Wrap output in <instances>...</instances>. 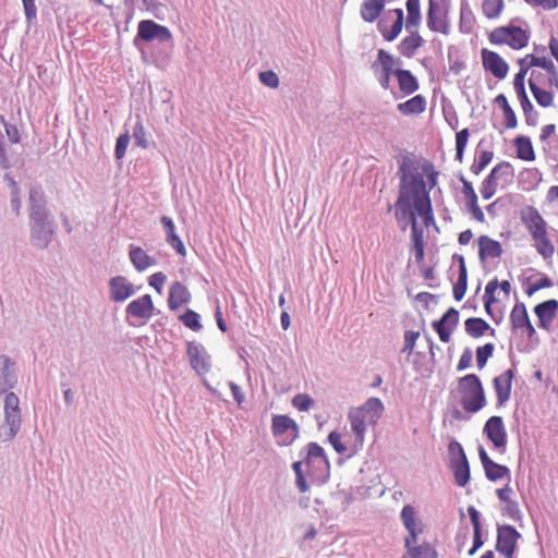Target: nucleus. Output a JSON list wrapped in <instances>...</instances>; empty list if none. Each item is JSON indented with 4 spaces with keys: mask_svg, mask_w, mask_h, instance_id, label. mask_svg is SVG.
<instances>
[{
    "mask_svg": "<svg viewBox=\"0 0 558 558\" xmlns=\"http://www.w3.org/2000/svg\"><path fill=\"white\" fill-rule=\"evenodd\" d=\"M435 179L436 177H401L399 196L393 208L395 218L402 231L409 226L418 227V218L425 227L434 222L429 192L436 184Z\"/></svg>",
    "mask_w": 558,
    "mask_h": 558,
    "instance_id": "obj_1",
    "label": "nucleus"
},
{
    "mask_svg": "<svg viewBox=\"0 0 558 558\" xmlns=\"http://www.w3.org/2000/svg\"><path fill=\"white\" fill-rule=\"evenodd\" d=\"M303 465L306 466V474L313 483L324 484L330 475V464L325 454V450L316 442H310L306 446V456L304 461H296L292 469L296 476V487L301 493L308 490V485L303 473Z\"/></svg>",
    "mask_w": 558,
    "mask_h": 558,
    "instance_id": "obj_2",
    "label": "nucleus"
},
{
    "mask_svg": "<svg viewBox=\"0 0 558 558\" xmlns=\"http://www.w3.org/2000/svg\"><path fill=\"white\" fill-rule=\"evenodd\" d=\"M519 218L530 233L536 252L544 259H551L555 254V245L549 236L548 223L538 209L532 205H525L519 210Z\"/></svg>",
    "mask_w": 558,
    "mask_h": 558,
    "instance_id": "obj_3",
    "label": "nucleus"
},
{
    "mask_svg": "<svg viewBox=\"0 0 558 558\" xmlns=\"http://www.w3.org/2000/svg\"><path fill=\"white\" fill-rule=\"evenodd\" d=\"M384 403L379 398L371 397L362 405L349 411V421L354 436L353 447L362 448L368 425H376L384 413Z\"/></svg>",
    "mask_w": 558,
    "mask_h": 558,
    "instance_id": "obj_4",
    "label": "nucleus"
},
{
    "mask_svg": "<svg viewBox=\"0 0 558 558\" xmlns=\"http://www.w3.org/2000/svg\"><path fill=\"white\" fill-rule=\"evenodd\" d=\"M510 293L511 283L508 280L498 282L495 278L487 282L483 296L484 308L495 323L502 319L505 306L501 303L509 300Z\"/></svg>",
    "mask_w": 558,
    "mask_h": 558,
    "instance_id": "obj_5",
    "label": "nucleus"
},
{
    "mask_svg": "<svg viewBox=\"0 0 558 558\" xmlns=\"http://www.w3.org/2000/svg\"><path fill=\"white\" fill-rule=\"evenodd\" d=\"M458 392L463 409L475 413L485 405V393L477 375L469 374L458 381Z\"/></svg>",
    "mask_w": 558,
    "mask_h": 558,
    "instance_id": "obj_6",
    "label": "nucleus"
},
{
    "mask_svg": "<svg viewBox=\"0 0 558 558\" xmlns=\"http://www.w3.org/2000/svg\"><path fill=\"white\" fill-rule=\"evenodd\" d=\"M514 21H520V19L515 17L509 25L494 28L488 37L489 41L494 45H508L514 50L524 48L529 44L530 33L514 26Z\"/></svg>",
    "mask_w": 558,
    "mask_h": 558,
    "instance_id": "obj_7",
    "label": "nucleus"
},
{
    "mask_svg": "<svg viewBox=\"0 0 558 558\" xmlns=\"http://www.w3.org/2000/svg\"><path fill=\"white\" fill-rule=\"evenodd\" d=\"M4 422L0 426V438L11 440L21 426L20 400L13 392H7L3 398Z\"/></svg>",
    "mask_w": 558,
    "mask_h": 558,
    "instance_id": "obj_8",
    "label": "nucleus"
},
{
    "mask_svg": "<svg viewBox=\"0 0 558 558\" xmlns=\"http://www.w3.org/2000/svg\"><path fill=\"white\" fill-rule=\"evenodd\" d=\"M520 70L514 75L513 80V88L515 90V94L518 96V99L521 104L525 122L527 125L535 126L538 121V112L534 109L533 104L527 97V88L524 86V78L529 71V65H524V59H519L518 61Z\"/></svg>",
    "mask_w": 558,
    "mask_h": 558,
    "instance_id": "obj_9",
    "label": "nucleus"
},
{
    "mask_svg": "<svg viewBox=\"0 0 558 558\" xmlns=\"http://www.w3.org/2000/svg\"><path fill=\"white\" fill-rule=\"evenodd\" d=\"M449 3L450 0H428L426 22L432 32L450 33Z\"/></svg>",
    "mask_w": 558,
    "mask_h": 558,
    "instance_id": "obj_10",
    "label": "nucleus"
},
{
    "mask_svg": "<svg viewBox=\"0 0 558 558\" xmlns=\"http://www.w3.org/2000/svg\"><path fill=\"white\" fill-rule=\"evenodd\" d=\"M271 430L280 446L292 444L299 436V426L288 415H274L271 418Z\"/></svg>",
    "mask_w": 558,
    "mask_h": 558,
    "instance_id": "obj_11",
    "label": "nucleus"
},
{
    "mask_svg": "<svg viewBox=\"0 0 558 558\" xmlns=\"http://www.w3.org/2000/svg\"><path fill=\"white\" fill-rule=\"evenodd\" d=\"M138 40L159 43H172V34L168 27L157 24L151 20H143L138 23L137 35L134 38V45L137 46Z\"/></svg>",
    "mask_w": 558,
    "mask_h": 558,
    "instance_id": "obj_12",
    "label": "nucleus"
},
{
    "mask_svg": "<svg viewBox=\"0 0 558 558\" xmlns=\"http://www.w3.org/2000/svg\"><path fill=\"white\" fill-rule=\"evenodd\" d=\"M399 171L397 174H439L427 159L414 154H407L398 159Z\"/></svg>",
    "mask_w": 558,
    "mask_h": 558,
    "instance_id": "obj_13",
    "label": "nucleus"
},
{
    "mask_svg": "<svg viewBox=\"0 0 558 558\" xmlns=\"http://www.w3.org/2000/svg\"><path fill=\"white\" fill-rule=\"evenodd\" d=\"M509 320L513 331L520 332L530 339L535 336L536 330L530 320L526 306L523 302H517L513 305Z\"/></svg>",
    "mask_w": 558,
    "mask_h": 558,
    "instance_id": "obj_14",
    "label": "nucleus"
},
{
    "mask_svg": "<svg viewBox=\"0 0 558 558\" xmlns=\"http://www.w3.org/2000/svg\"><path fill=\"white\" fill-rule=\"evenodd\" d=\"M520 533L511 525L498 527L496 550L505 558H515L514 551Z\"/></svg>",
    "mask_w": 558,
    "mask_h": 558,
    "instance_id": "obj_15",
    "label": "nucleus"
},
{
    "mask_svg": "<svg viewBox=\"0 0 558 558\" xmlns=\"http://www.w3.org/2000/svg\"><path fill=\"white\" fill-rule=\"evenodd\" d=\"M484 433L493 444L494 448L501 450L502 452L507 447V430L501 416H490L484 426Z\"/></svg>",
    "mask_w": 558,
    "mask_h": 558,
    "instance_id": "obj_16",
    "label": "nucleus"
},
{
    "mask_svg": "<svg viewBox=\"0 0 558 558\" xmlns=\"http://www.w3.org/2000/svg\"><path fill=\"white\" fill-rule=\"evenodd\" d=\"M400 517L409 533L404 541H408V544L416 543L418 535L423 533V524L417 517L415 508L411 505H405L401 510Z\"/></svg>",
    "mask_w": 558,
    "mask_h": 558,
    "instance_id": "obj_17",
    "label": "nucleus"
},
{
    "mask_svg": "<svg viewBox=\"0 0 558 558\" xmlns=\"http://www.w3.org/2000/svg\"><path fill=\"white\" fill-rule=\"evenodd\" d=\"M459 322V312L450 307L439 320H434L432 326L438 333L440 341L447 343L451 339L452 330L457 327Z\"/></svg>",
    "mask_w": 558,
    "mask_h": 558,
    "instance_id": "obj_18",
    "label": "nucleus"
},
{
    "mask_svg": "<svg viewBox=\"0 0 558 558\" xmlns=\"http://www.w3.org/2000/svg\"><path fill=\"white\" fill-rule=\"evenodd\" d=\"M481 54L486 71H489L498 80H504L507 76L509 65L497 52L484 48Z\"/></svg>",
    "mask_w": 558,
    "mask_h": 558,
    "instance_id": "obj_19",
    "label": "nucleus"
},
{
    "mask_svg": "<svg viewBox=\"0 0 558 558\" xmlns=\"http://www.w3.org/2000/svg\"><path fill=\"white\" fill-rule=\"evenodd\" d=\"M513 488L507 483L504 487L496 489L497 498L504 504L502 514L507 515L513 521L521 519V511L519 504L513 499Z\"/></svg>",
    "mask_w": 558,
    "mask_h": 558,
    "instance_id": "obj_20",
    "label": "nucleus"
},
{
    "mask_svg": "<svg viewBox=\"0 0 558 558\" xmlns=\"http://www.w3.org/2000/svg\"><path fill=\"white\" fill-rule=\"evenodd\" d=\"M558 311L557 300H547L534 307V313L538 319V327L544 330H550Z\"/></svg>",
    "mask_w": 558,
    "mask_h": 558,
    "instance_id": "obj_21",
    "label": "nucleus"
},
{
    "mask_svg": "<svg viewBox=\"0 0 558 558\" xmlns=\"http://www.w3.org/2000/svg\"><path fill=\"white\" fill-rule=\"evenodd\" d=\"M478 454H480V459H481L483 469L485 471V475H486V477L489 481L496 482V481L502 480L505 477L510 480V470H509L508 466L499 464V463H496L495 461H493L488 457V454L485 451V449L482 448V447L480 448Z\"/></svg>",
    "mask_w": 558,
    "mask_h": 558,
    "instance_id": "obj_22",
    "label": "nucleus"
},
{
    "mask_svg": "<svg viewBox=\"0 0 558 558\" xmlns=\"http://www.w3.org/2000/svg\"><path fill=\"white\" fill-rule=\"evenodd\" d=\"M126 314L138 319H148L154 314V303L149 294L133 300L126 306Z\"/></svg>",
    "mask_w": 558,
    "mask_h": 558,
    "instance_id": "obj_23",
    "label": "nucleus"
},
{
    "mask_svg": "<svg viewBox=\"0 0 558 558\" xmlns=\"http://www.w3.org/2000/svg\"><path fill=\"white\" fill-rule=\"evenodd\" d=\"M513 376V371L507 369L502 374L494 378L493 384L497 395V401L499 404H504L510 399Z\"/></svg>",
    "mask_w": 558,
    "mask_h": 558,
    "instance_id": "obj_24",
    "label": "nucleus"
},
{
    "mask_svg": "<svg viewBox=\"0 0 558 558\" xmlns=\"http://www.w3.org/2000/svg\"><path fill=\"white\" fill-rule=\"evenodd\" d=\"M111 299L116 302H122L135 293L134 286L123 276L113 277L109 281Z\"/></svg>",
    "mask_w": 558,
    "mask_h": 558,
    "instance_id": "obj_25",
    "label": "nucleus"
},
{
    "mask_svg": "<svg viewBox=\"0 0 558 558\" xmlns=\"http://www.w3.org/2000/svg\"><path fill=\"white\" fill-rule=\"evenodd\" d=\"M453 260L458 263V277L453 282L452 293L456 301H461L464 298L468 288V269L464 257L462 255H453Z\"/></svg>",
    "mask_w": 558,
    "mask_h": 558,
    "instance_id": "obj_26",
    "label": "nucleus"
},
{
    "mask_svg": "<svg viewBox=\"0 0 558 558\" xmlns=\"http://www.w3.org/2000/svg\"><path fill=\"white\" fill-rule=\"evenodd\" d=\"M389 13H393L396 15V20H395L391 28L388 29L384 20H381L378 22V29H379L380 34L383 35V37L387 41H392L400 35V33L403 28V25H405V23H404V14H403L402 9L397 8V9L389 11Z\"/></svg>",
    "mask_w": 558,
    "mask_h": 558,
    "instance_id": "obj_27",
    "label": "nucleus"
},
{
    "mask_svg": "<svg viewBox=\"0 0 558 558\" xmlns=\"http://www.w3.org/2000/svg\"><path fill=\"white\" fill-rule=\"evenodd\" d=\"M395 76L398 82L399 90L403 94V96L412 95L418 90L420 83L410 70L397 68Z\"/></svg>",
    "mask_w": 558,
    "mask_h": 558,
    "instance_id": "obj_28",
    "label": "nucleus"
},
{
    "mask_svg": "<svg viewBox=\"0 0 558 558\" xmlns=\"http://www.w3.org/2000/svg\"><path fill=\"white\" fill-rule=\"evenodd\" d=\"M409 33V36L404 37L398 45V50L402 56L412 58L416 50L423 46L424 39L416 28H412Z\"/></svg>",
    "mask_w": 558,
    "mask_h": 558,
    "instance_id": "obj_29",
    "label": "nucleus"
},
{
    "mask_svg": "<svg viewBox=\"0 0 558 558\" xmlns=\"http://www.w3.org/2000/svg\"><path fill=\"white\" fill-rule=\"evenodd\" d=\"M502 254L500 242L487 235L478 238V255L482 260L497 258Z\"/></svg>",
    "mask_w": 558,
    "mask_h": 558,
    "instance_id": "obj_30",
    "label": "nucleus"
},
{
    "mask_svg": "<svg viewBox=\"0 0 558 558\" xmlns=\"http://www.w3.org/2000/svg\"><path fill=\"white\" fill-rule=\"evenodd\" d=\"M187 356L191 366L198 373L204 374L209 371L207 357L203 354V349L195 343L187 344Z\"/></svg>",
    "mask_w": 558,
    "mask_h": 558,
    "instance_id": "obj_31",
    "label": "nucleus"
},
{
    "mask_svg": "<svg viewBox=\"0 0 558 558\" xmlns=\"http://www.w3.org/2000/svg\"><path fill=\"white\" fill-rule=\"evenodd\" d=\"M191 294L186 287L179 281L171 284L169 289L168 304L171 310H177L190 301Z\"/></svg>",
    "mask_w": 558,
    "mask_h": 558,
    "instance_id": "obj_32",
    "label": "nucleus"
},
{
    "mask_svg": "<svg viewBox=\"0 0 558 558\" xmlns=\"http://www.w3.org/2000/svg\"><path fill=\"white\" fill-rule=\"evenodd\" d=\"M160 221L165 228L168 244L171 245L178 254L185 256V246L179 235L175 233V227L172 219L163 216L161 217Z\"/></svg>",
    "mask_w": 558,
    "mask_h": 558,
    "instance_id": "obj_33",
    "label": "nucleus"
},
{
    "mask_svg": "<svg viewBox=\"0 0 558 558\" xmlns=\"http://www.w3.org/2000/svg\"><path fill=\"white\" fill-rule=\"evenodd\" d=\"M130 260L138 271H144L155 264V259L149 256L142 247L130 245Z\"/></svg>",
    "mask_w": 558,
    "mask_h": 558,
    "instance_id": "obj_34",
    "label": "nucleus"
},
{
    "mask_svg": "<svg viewBox=\"0 0 558 558\" xmlns=\"http://www.w3.org/2000/svg\"><path fill=\"white\" fill-rule=\"evenodd\" d=\"M392 54L385 49H379L376 60L371 64V69L373 72H380L391 77L397 70L392 66Z\"/></svg>",
    "mask_w": 558,
    "mask_h": 558,
    "instance_id": "obj_35",
    "label": "nucleus"
},
{
    "mask_svg": "<svg viewBox=\"0 0 558 558\" xmlns=\"http://www.w3.org/2000/svg\"><path fill=\"white\" fill-rule=\"evenodd\" d=\"M405 554L402 558H435L436 550L428 543L416 545V543L408 544L404 541Z\"/></svg>",
    "mask_w": 558,
    "mask_h": 558,
    "instance_id": "obj_36",
    "label": "nucleus"
},
{
    "mask_svg": "<svg viewBox=\"0 0 558 558\" xmlns=\"http://www.w3.org/2000/svg\"><path fill=\"white\" fill-rule=\"evenodd\" d=\"M397 109L403 116L420 114L426 110V99L422 95H415L411 99L398 104Z\"/></svg>",
    "mask_w": 558,
    "mask_h": 558,
    "instance_id": "obj_37",
    "label": "nucleus"
},
{
    "mask_svg": "<svg viewBox=\"0 0 558 558\" xmlns=\"http://www.w3.org/2000/svg\"><path fill=\"white\" fill-rule=\"evenodd\" d=\"M405 7V29L407 32H411L412 28H417L422 22L421 0H407Z\"/></svg>",
    "mask_w": 558,
    "mask_h": 558,
    "instance_id": "obj_38",
    "label": "nucleus"
},
{
    "mask_svg": "<svg viewBox=\"0 0 558 558\" xmlns=\"http://www.w3.org/2000/svg\"><path fill=\"white\" fill-rule=\"evenodd\" d=\"M385 9V0H365L361 8V16L365 22H375Z\"/></svg>",
    "mask_w": 558,
    "mask_h": 558,
    "instance_id": "obj_39",
    "label": "nucleus"
},
{
    "mask_svg": "<svg viewBox=\"0 0 558 558\" xmlns=\"http://www.w3.org/2000/svg\"><path fill=\"white\" fill-rule=\"evenodd\" d=\"M449 466L453 473L456 484L460 487H465L469 484L471 477L468 459L449 463Z\"/></svg>",
    "mask_w": 558,
    "mask_h": 558,
    "instance_id": "obj_40",
    "label": "nucleus"
},
{
    "mask_svg": "<svg viewBox=\"0 0 558 558\" xmlns=\"http://www.w3.org/2000/svg\"><path fill=\"white\" fill-rule=\"evenodd\" d=\"M535 71H532L531 76L529 78V87L531 93L533 94L536 102L544 108H547L553 105L554 95L550 92H547L534 82Z\"/></svg>",
    "mask_w": 558,
    "mask_h": 558,
    "instance_id": "obj_41",
    "label": "nucleus"
},
{
    "mask_svg": "<svg viewBox=\"0 0 558 558\" xmlns=\"http://www.w3.org/2000/svg\"><path fill=\"white\" fill-rule=\"evenodd\" d=\"M465 331L472 338L484 336L489 329V324L483 318L471 317L464 322Z\"/></svg>",
    "mask_w": 558,
    "mask_h": 558,
    "instance_id": "obj_42",
    "label": "nucleus"
},
{
    "mask_svg": "<svg viewBox=\"0 0 558 558\" xmlns=\"http://www.w3.org/2000/svg\"><path fill=\"white\" fill-rule=\"evenodd\" d=\"M494 101L502 110L506 128L514 129L518 125V120L513 109L508 102L507 97L504 94H499L498 96H496Z\"/></svg>",
    "mask_w": 558,
    "mask_h": 558,
    "instance_id": "obj_43",
    "label": "nucleus"
},
{
    "mask_svg": "<svg viewBox=\"0 0 558 558\" xmlns=\"http://www.w3.org/2000/svg\"><path fill=\"white\" fill-rule=\"evenodd\" d=\"M514 146L517 149V155L520 159L527 160V161L534 160L535 154H534L532 142L529 137L518 136L514 140Z\"/></svg>",
    "mask_w": 558,
    "mask_h": 558,
    "instance_id": "obj_44",
    "label": "nucleus"
},
{
    "mask_svg": "<svg viewBox=\"0 0 558 558\" xmlns=\"http://www.w3.org/2000/svg\"><path fill=\"white\" fill-rule=\"evenodd\" d=\"M475 24V16L468 4H462L460 10L459 28L463 34H470Z\"/></svg>",
    "mask_w": 558,
    "mask_h": 558,
    "instance_id": "obj_45",
    "label": "nucleus"
},
{
    "mask_svg": "<svg viewBox=\"0 0 558 558\" xmlns=\"http://www.w3.org/2000/svg\"><path fill=\"white\" fill-rule=\"evenodd\" d=\"M37 196L39 197V199L41 198V195L39 194L38 191L31 192V202H32L31 217L35 221V226L33 227V233L36 232L37 228H43L44 221H45L44 210L39 206L36 207V205H35Z\"/></svg>",
    "mask_w": 558,
    "mask_h": 558,
    "instance_id": "obj_46",
    "label": "nucleus"
},
{
    "mask_svg": "<svg viewBox=\"0 0 558 558\" xmlns=\"http://www.w3.org/2000/svg\"><path fill=\"white\" fill-rule=\"evenodd\" d=\"M505 7L504 0H483V14L489 19H497Z\"/></svg>",
    "mask_w": 558,
    "mask_h": 558,
    "instance_id": "obj_47",
    "label": "nucleus"
},
{
    "mask_svg": "<svg viewBox=\"0 0 558 558\" xmlns=\"http://www.w3.org/2000/svg\"><path fill=\"white\" fill-rule=\"evenodd\" d=\"M524 65H529V69L531 66H538L544 69L547 72H553V70L556 68L551 59L545 58V57H537L534 54H526L524 58Z\"/></svg>",
    "mask_w": 558,
    "mask_h": 558,
    "instance_id": "obj_48",
    "label": "nucleus"
},
{
    "mask_svg": "<svg viewBox=\"0 0 558 558\" xmlns=\"http://www.w3.org/2000/svg\"><path fill=\"white\" fill-rule=\"evenodd\" d=\"M411 239L417 262L424 258V235L420 227L411 228Z\"/></svg>",
    "mask_w": 558,
    "mask_h": 558,
    "instance_id": "obj_49",
    "label": "nucleus"
},
{
    "mask_svg": "<svg viewBox=\"0 0 558 558\" xmlns=\"http://www.w3.org/2000/svg\"><path fill=\"white\" fill-rule=\"evenodd\" d=\"M494 349H495V347L493 343H486L476 349V363H477V367L480 369H482L486 365L487 360L494 353Z\"/></svg>",
    "mask_w": 558,
    "mask_h": 558,
    "instance_id": "obj_50",
    "label": "nucleus"
},
{
    "mask_svg": "<svg viewBox=\"0 0 558 558\" xmlns=\"http://www.w3.org/2000/svg\"><path fill=\"white\" fill-rule=\"evenodd\" d=\"M493 153L487 150H482L478 157H475L474 162L471 167V171L474 174H478L484 168L492 161Z\"/></svg>",
    "mask_w": 558,
    "mask_h": 558,
    "instance_id": "obj_51",
    "label": "nucleus"
},
{
    "mask_svg": "<svg viewBox=\"0 0 558 558\" xmlns=\"http://www.w3.org/2000/svg\"><path fill=\"white\" fill-rule=\"evenodd\" d=\"M181 320L187 328L192 329L193 331H198L202 328L198 314L192 310H187L181 316Z\"/></svg>",
    "mask_w": 558,
    "mask_h": 558,
    "instance_id": "obj_52",
    "label": "nucleus"
},
{
    "mask_svg": "<svg viewBox=\"0 0 558 558\" xmlns=\"http://www.w3.org/2000/svg\"><path fill=\"white\" fill-rule=\"evenodd\" d=\"M133 138H134L135 145H137L142 148H147L149 145L148 140L146 137L145 128L140 120L136 121V123L133 128Z\"/></svg>",
    "mask_w": 558,
    "mask_h": 558,
    "instance_id": "obj_53",
    "label": "nucleus"
},
{
    "mask_svg": "<svg viewBox=\"0 0 558 558\" xmlns=\"http://www.w3.org/2000/svg\"><path fill=\"white\" fill-rule=\"evenodd\" d=\"M497 181L496 177H486L482 182L480 193L483 198L489 199L496 192Z\"/></svg>",
    "mask_w": 558,
    "mask_h": 558,
    "instance_id": "obj_54",
    "label": "nucleus"
},
{
    "mask_svg": "<svg viewBox=\"0 0 558 558\" xmlns=\"http://www.w3.org/2000/svg\"><path fill=\"white\" fill-rule=\"evenodd\" d=\"M448 452H449V463H452L454 461H462L463 459H468L465 456V452L463 450V447L457 440H452L449 442Z\"/></svg>",
    "mask_w": 558,
    "mask_h": 558,
    "instance_id": "obj_55",
    "label": "nucleus"
},
{
    "mask_svg": "<svg viewBox=\"0 0 558 558\" xmlns=\"http://www.w3.org/2000/svg\"><path fill=\"white\" fill-rule=\"evenodd\" d=\"M313 404L314 400L307 393H299L292 399V405L299 411H307Z\"/></svg>",
    "mask_w": 558,
    "mask_h": 558,
    "instance_id": "obj_56",
    "label": "nucleus"
},
{
    "mask_svg": "<svg viewBox=\"0 0 558 558\" xmlns=\"http://www.w3.org/2000/svg\"><path fill=\"white\" fill-rule=\"evenodd\" d=\"M328 441L333 447L335 451L339 454H344L348 451L347 445L342 440V435L336 430L328 435Z\"/></svg>",
    "mask_w": 558,
    "mask_h": 558,
    "instance_id": "obj_57",
    "label": "nucleus"
},
{
    "mask_svg": "<svg viewBox=\"0 0 558 558\" xmlns=\"http://www.w3.org/2000/svg\"><path fill=\"white\" fill-rule=\"evenodd\" d=\"M129 143H130L129 132L121 134L117 138L116 149H114V156L117 159H121L124 157Z\"/></svg>",
    "mask_w": 558,
    "mask_h": 558,
    "instance_id": "obj_58",
    "label": "nucleus"
},
{
    "mask_svg": "<svg viewBox=\"0 0 558 558\" xmlns=\"http://www.w3.org/2000/svg\"><path fill=\"white\" fill-rule=\"evenodd\" d=\"M259 80L267 87L277 88L279 86V77L271 70L260 72L259 73Z\"/></svg>",
    "mask_w": 558,
    "mask_h": 558,
    "instance_id": "obj_59",
    "label": "nucleus"
},
{
    "mask_svg": "<svg viewBox=\"0 0 558 558\" xmlns=\"http://www.w3.org/2000/svg\"><path fill=\"white\" fill-rule=\"evenodd\" d=\"M166 280L167 277L162 272H155L149 277L148 283L156 289L158 293H161Z\"/></svg>",
    "mask_w": 558,
    "mask_h": 558,
    "instance_id": "obj_60",
    "label": "nucleus"
},
{
    "mask_svg": "<svg viewBox=\"0 0 558 558\" xmlns=\"http://www.w3.org/2000/svg\"><path fill=\"white\" fill-rule=\"evenodd\" d=\"M417 337L418 332L416 331H407L404 333V352H408L409 354L413 352Z\"/></svg>",
    "mask_w": 558,
    "mask_h": 558,
    "instance_id": "obj_61",
    "label": "nucleus"
},
{
    "mask_svg": "<svg viewBox=\"0 0 558 558\" xmlns=\"http://www.w3.org/2000/svg\"><path fill=\"white\" fill-rule=\"evenodd\" d=\"M27 21H33L37 15L35 0H22Z\"/></svg>",
    "mask_w": 558,
    "mask_h": 558,
    "instance_id": "obj_62",
    "label": "nucleus"
},
{
    "mask_svg": "<svg viewBox=\"0 0 558 558\" xmlns=\"http://www.w3.org/2000/svg\"><path fill=\"white\" fill-rule=\"evenodd\" d=\"M469 207H470V211L472 213L473 217L477 221L484 222L485 216H484V213L482 211V209L477 206L475 194H473V199L469 201Z\"/></svg>",
    "mask_w": 558,
    "mask_h": 558,
    "instance_id": "obj_63",
    "label": "nucleus"
},
{
    "mask_svg": "<svg viewBox=\"0 0 558 558\" xmlns=\"http://www.w3.org/2000/svg\"><path fill=\"white\" fill-rule=\"evenodd\" d=\"M472 359H473V356H472L471 350L470 349H465L463 351V353L461 354V356H460L457 369L458 371H463V369L468 368L471 365V363H472Z\"/></svg>",
    "mask_w": 558,
    "mask_h": 558,
    "instance_id": "obj_64",
    "label": "nucleus"
}]
</instances>
